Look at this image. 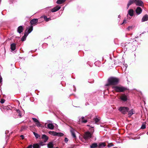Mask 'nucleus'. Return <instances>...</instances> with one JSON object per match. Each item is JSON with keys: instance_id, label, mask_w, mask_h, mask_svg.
<instances>
[{"instance_id": "f257e3e1", "label": "nucleus", "mask_w": 148, "mask_h": 148, "mask_svg": "<svg viewBox=\"0 0 148 148\" xmlns=\"http://www.w3.org/2000/svg\"><path fill=\"white\" fill-rule=\"evenodd\" d=\"M108 83L106 85L108 86L110 85H115L117 84L119 82V79L118 78L115 77H111L108 79Z\"/></svg>"}, {"instance_id": "f03ea898", "label": "nucleus", "mask_w": 148, "mask_h": 148, "mask_svg": "<svg viewBox=\"0 0 148 148\" xmlns=\"http://www.w3.org/2000/svg\"><path fill=\"white\" fill-rule=\"evenodd\" d=\"M112 88L117 92H123L127 89V88L121 86H114Z\"/></svg>"}, {"instance_id": "7ed1b4c3", "label": "nucleus", "mask_w": 148, "mask_h": 148, "mask_svg": "<svg viewBox=\"0 0 148 148\" xmlns=\"http://www.w3.org/2000/svg\"><path fill=\"white\" fill-rule=\"evenodd\" d=\"M118 110L123 114H125L129 110L128 108L125 107H121L119 108Z\"/></svg>"}, {"instance_id": "20e7f679", "label": "nucleus", "mask_w": 148, "mask_h": 148, "mask_svg": "<svg viewBox=\"0 0 148 148\" xmlns=\"http://www.w3.org/2000/svg\"><path fill=\"white\" fill-rule=\"evenodd\" d=\"M92 134L89 132H86L84 136V138L85 140H87L90 139L92 137Z\"/></svg>"}, {"instance_id": "39448f33", "label": "nucleus", "mask_w": 148, "mask_h": 148, "mask_svg": "<svg viewBox=\"0 0 148 148\" xmlns=\"http://www.w3.org/2000/svg\"><path fill=\"white\" fill-rule=\"evenodd\" d=\"M32 30L33 26H31L28 29H27L25 30L24 36H25V37H27L28 34L30 33L32 31Z\"/></svg>"}, {"instance_id": "423d86ee", "label": "nucleus", "mask_w": 148, "mask_h": 148, "mask_svg": "<svg viewBox=\"0 0 148 148\" xmlns=\"http://www.w3.org/2000/svg\"><path fill=\"white\" fill-rule=\"evenodd\" d=\"M120 99L123 102H125L127 101L128 99V96L125 94H123L120 97Z\"/></svg>"}, {"instance_id": "0eeeda50", "label": "nucleus", "mask_w": 148, "mask_h": 148, "mask_svg": "<svg viewBox=\"0 0 148 148\" xmlns=\"http://www.w3.org/2000/svg\"><path fill=\"white\" fill-rule=\"evenodd\" d=\"M130 46L131 47L130 49L132 51H135L136 49V47H137L136 42H133L132 44H131Z\"/></svg>"}, {"instance_id": "6e6552de", "label": "nucleus", "mask_w": 148, "mask_h": 148, "mask_svg": "<svg viewBox=\"0 0 148 148\" xmlns=\"http://www.w3.org/2000/svg\"><path fill=\"white\" fill-rule=\"evenodd\" d=\"M79 120L78 121L79 123H86L87 122V120L86 119H84V117L82 116L81 117H79Z\"/></svg>"}, {"instance_id": "1a4fd4ad", "label": "nucleus", "mask_w": 148, "mask_h": 148, "mask_svg": "<svg viewBox=\"0 0 148 148\" xmlns=\"http://www.w3.org/2000/svg\"><path fill=\"white\" fill-rule=\"evenodd\" d=\"M38 22V19H33L30 21L31 25H32L36 24Z\"/></svg>"}, {"instance_id": "9d476101", "label": "nucleus", "mask_w": 148, "mask_h": 148, "mask_svg": "<svg viewBox=\"0 0 148 148\" xmlns=\"http://www.w3.org/2000/svg\"><path fill=\"white\" fill-rule=\"evenodd\" d=\"M70 131L73 137L74 138H75L76 137V136L75 134V130L73 128H71L70 130Z\"/></svg>"}, {"instance_id": "9b49d317", "label": "nucleus", "mask_w": 148, "mask_h": 148, "mask_svg": "<svg viewBox=\"0 0 148 148\" xmlns=\"http://www.w3.org/2000/svg\"><path fill=\"white\" fill-rule=\"evenodd\" d=\"M61 7L59 6H57L51 10V12H56L60 9Z\"/></svg>"}, {"instance_id": "f8f14e48", "label": "nucleus", "mask_w": 148, "mask_h": 148, "mask_svg": "<svg viewBox=\"0 0 148 148\" xmlns=\"http://www.w3.org/2000/svg\"><path fill=\"white\" fill-rule=\"evenodd\" d=\"M134 2L136 5L139 6H142L143 4V2L140 0H137Z\"/></svg>"}, {"instance_id": "ddd939ff", "label": "nucleus", "mask_w": 148, "mask_h": 148, "mask_svg": "<svg viewBox=\"0 0 148 148\" xmlns=\"http://www.w3.org/2000/svg\"><path fill=\"white\" fill-rule=\"evenodd\" d=\"M142 12L141 8L140 7H138L136 10V13L139 14H140Z\"/></svg>"}, {"instance_id": "4468645a", "label": "nucleus", "mask_w": 148, "mask_h": 148, "mask_svg": "<svg viewBox=\"0 0 148 148\" xmlns=\"http://www.w3.org/2000/svg\"><path fill=\"white\" fill-rule=\"evenodd\" d=\"M42 138L44 140V142L45 143L48 139V137L45 134L42 135Z\"/></svg>"}, {"instance_id": "2eb2a0df", "label": "nucleus", "mask_w": 148, "mask_h": 148, "mask_svg": "<svg viewBox=\"0 0 148 148\" xmlns=\"http://www.w3.org/2000/svg\"><path fill=\"white\" fill-rule=\"evenodd\" d=\"M148 20V16L146 14L144 16L142 19V22L146 21Z\"/></svg>"}, {"instance_id": "dca6fc26", "label": "nucleus", "mask_w": 148, "mask_h": 148, "mask_svg": "<svg viewBox=\"0 0 148 148\" xmlns=\"http://www.w3.org/2000/svg\"><path fill=\"white\" fill-rule=\"evenodd\" d=\"M106 146V144L105 143H101L99 144L98 147L100 148H103Z\"/></svg>"}, {"instance_id": "f3484780", "label": "nucleus", "mask_w": 148, "mask_h": 148, "mask_svg": "<svg viewBox=\"0 0 148 148\" xmlns=\"http://www.w3.org/2000/svg\"><path fill=\"white\" fill-rule=\"evenodd\" d=\"M135 113V112L134 110L132 109L128 112V115L129 116H130Z\"/></svg>"}, {"instance_id": "a211bd4d", "label": "nucleus", "mask_w": 148, "mask_h": 148, "mask_svg": "<svg viewBox=\"0 0 148 148\" xmlns=\"http://www.w3.org/2000/svg\"><path fill=\"white\" fill-rule=\"evenodd\" d=\"M48 128L51 130H53L54 128L53 125L51 123H49L47 125Z\"/></svg>"}, {"instance_id": "6ab92c4d", "label": "nucleus", "mask_w": 148, "mask_h": 148, "mask_svg": "<svg viewBox=\"0 0 148 148\" xmlns=\"http://www.w3.org/2000/svg\"><path fill=\"white\" fill-rule=\"evenodd\" d=\"M23 27L22 26H19L18 28L17 31L19 33H21L23 30Z\"/></svg>"}, {"instance_id": "aec40b11", "label": "nucleus", "mask_w": 148, "mask_h": 148, "mask_svg": "<svg viewBox=\"0 0 148 148\" xmlns=\"http://www.w3.org/2000/svg\"><path fill=\"white\" fill-rule=\"evenodd\" d=\"M10 48L12 51H14L16 49L15 45L14 43L11 44Z\"/></svg>"}, {"instance_id": "412c9836", "label": "nucleus", "mask_w": 148, "mask_h": 148, "mask_svg": "<svg viewBox=\"0 0 148 148\" xmlns=\"http://www.w3.org/2000/svg\"><path fill=\"white\" fill-rule=\"evenodd\" d=\"M128 14L131 16H132L134 14V11L132 9H130L129 10Z\"/></svg>"}, {"instance_id": "4be33fe9", "label": "nucleus", "mask_w": 148, "mask_h": 148, "mask_svg": "<svg viewBox=\"0 0 148 148\" xmlns=\"http://www.w3.org/2000/svg\"><path fill=\"white\" fill-rule=\"evenodd\" d=\"M97 146V144L96 143L92 144L90 145V148H95Z\"/></svg>"}, {"instance_id": "5701e85b", "label": "nucleus", "mask_w": 148, "mask_h": 148, "mask_svg": "<svg viewBox=\"0 0 148 148\" xmlns=\"http://www.w3.org/2000/svg\"><path fill=\"white\" fill-rule=\"evenodd\" d=\"M53 145L52 142H50L47 144L48 148H53Z\"/></svg>"}, {"instance_id": "b1692460", "label": "nucleus", "mask_w": 148, "mask_h": 148, "mask_svg": "<svg viewBox=\"0 0 148 148\" xmlns=\"http://www.w3.org/2000/svg\"><path fill=\"white\" fill-rule=\"evenodd\" d=\"M66 1V0H58L56 3L58 4H61Z\"/></svg>"}, {"instance_id": "393cba45", "label": "nucleus", "mask_w": 148, "mask_h": 148, "mask_svg": "<svg viewBox=\"0 0 148 148\" xmlns=\"http://www.w3.org/2000/svg\"><path fill=\"white\" fill-rule=\"evenodd\" d=\"M49 134L54 136L56 135L57 132L54 131H49Z\"/></svg>"}, {"instance_id": "a878e982", "label": "nucleus", "mask_w": 148, "mask_h": 148, "mask_svg": "<svg viewBox=\"0 0 148 148\" xmlns=\"http://www.w3.org/2000/svg\"><path fill=\"white\" fill-rule=\"evenodd\" d=\"M33 148H40V146L38 144H35L33 145Z\"/></svg>"}, {"instance_id": "bb28decb", "label": "nucleus", "mask_w": 148, "mask_h": 148, "mask_svg": "<svg viewBox=\"0 0 148 148\" xmlns=\"http://www.w3.org/2000/svg\"><path fill=\"white\" fill-rule=\"evenodd\" d=\"M134 2V1L133 0L130 1L127 5V8H128L130 5L132 4Z\"/></svg>"}, {"instance_id": "cd10ccee", "label": "nucleus", "mask_w": 148, "mask_h": 148, "mask_svg": "<svg viewBox=\"0 0 148 148\" xmlns=\"http://www.w3.org/2000/svg\"><path fill=\"white\" fill-rule=\"evenodd\" d=\"M36 125L38 127H41V125L40 124L39 121H38L36 123Z\"/></svg>"}, {"instance_id": "c85d7f7f", "label": "nucleus", "mask_w": 148, "mask_h": 148, "mask_svg": "<svg viewBox=\"0 0 148 148\" xmlns=\"http://www.w3.org/2000/svg\"><path fill=\"white\" fill-rule=\"evenodd\" d=\"M64 135V134L62 133H57L56 136H62Z\"/></svg>"}, {"instance_id": "c756f323", "label": "nucleus", "mask_w": 148, "mask_h": 148, "mask_svg": "<svg viewBox=\"0 0 148 148\" xmlns=\"http://www.w3.org/2000/svg\"><path fill=\"white\" fill-rule=\"evenodd\" d=\"M16 112L18 114V115L20 117H21V112L19 110H17Z\"/></svg>"}, {"instance_id": "7c9ffc66", "label": "nucleus", "mask_w": 148, "mask_h": 148, "mask_svg": "<svg viewBox=\"0 0 148 148\" xmlns=\"http://www.w3.org/2000/svg\"><path fill=\"white\" fill-rule=\"evenodd\" d=\"M33 134L34 135L35 137H36V138H38L39 137V135L36 133L35 132H33Z\"/></svg>"}, {"instance_id": "2f4dec72", "label": "nucleus", "mask_w": 148, "mask_h": 148, "mask_svg": "<svg viewBox=\"0 0 148 148\" xmlns=\"http://www.w3.org/2000/svg\"><path fill=\"white\" fill-rule=\"evenodd\" d=\"M44 19L46 21H48L51 20V19L50 18H47L46 16H45L44 17Z\"/></svg>"}, {"instance_id": "473e14b6", "label": "nucleus", "mask_w": 148, "mask_h": 148, "mask_svg": "<svg viewBox=\"0 0 148 148\" xmlns=\"http://www.w3.org/2000/svg\"><path fill=\"white\" fill-rule=\"evenodd\" d=\"M133 26H129L127 28V29L129 30H131L132 29V28H133Z\"/></svg>"}, {"instance_id": "72a5a7b5", "label": "nucleus", "mask_w": 148, "mask_h": 148, "mask_svg": "<svg viewBox=\"0 0 148 148\" xmlns=\"http://www.w3.org/2000/svg\"><path fill=\"white\" fill-rule=\"evenodd\" d=\"M95 123H96L99 121V119L97 118H96L95 119Z\"/></svg>"}, {"instance_id": "f704fd0d", "label": "nucleus", "mask_w": 148, "mask_h": 148, "mask_svg": "<svg viewBox=\"0 0 148 148\" xmlns=\"http://www.w3.org/2000/svg\"><path fill=\"white\" fill-rule=\"evenodd\" d=\"M32 119L33 121H34V122L35 123L36 122H37V121H38L37 119L36 118H33Z\"/></svg>"}, {"instance_id": "c9c22d12", "label": "nucleus", "mask_w": 148, "mask_h": 148, "mask_svg": "<svg viewBox=\"0 0 148 148\" xmlns=\"http://www.w3.org/2000/svg\"><path fill=\"white\" fill-rule=\"evenodd\" d=\"M26 37H25V36H24L21 38V40L22 41H24L25 39L26 38Z\"/></svg>"}, {"instance_id": "e433bc0d", "label": "nucleus", "mask_w": 148, "mask_h": 148, "mask_svg": "<svg viewBox=\"0 0 148 148\" xmlns=\"http://www.w3.org/2000/svg\"><path fill=\"white\" fill-rule=\"evenodd\" d=\"M146 128V126L145 125H143L141 127L142 129H144Z\"/></svg>"}, {"instance_id": "4c0bfd02", "label": "nucleus", "mask_w": 148, "mask_h": 148, "mask_svg": "<svg viewBox=\"0 0 148 148\" xmlns=\"http://www.w3.org/2000/svg\"><path fill=\"white\" fill-rule=\"evenodd\" d=\"M5 101V100L4 99H1V100L0 102H1V103H4Z\"/></svg>"}, {"instance_id": "58836bf2", "label": "nucleus", "mask_w": 148, "mask_h": 148, "mask_svg": "<svg viewBox=\"0 0 148 148\" xmlns=\"http://www.w3.org/2000/svg\"><path fill=\"white\" fill-rule=\"evenodd\" d=\"M64 141L66 143H67L68 141V139L67 138H65Z\"/></svg>"}, {"instance_id": "ea45409f", "label": "nucleus", "mask_w": 148, "mask_h": 148, "mask_svg": "<svg viewBox=\"0 0 148 148\" xmlns=\"http://www.w3.org/2000/svg\"><path fill=\"white\" fill-rule=\"evenodd\" d=\"M2 78L1 76H0V83L2 82Z\"/></svg>"}, {"instance_id": "a19ab883", "label": "nucleus", "mask_w": 148, "mask_h": 148, "mask_svg": "<svg viewBox=\"0 0 148 148\" xmlns=\"http://www.w3.org/2000/svg\"><path fill=\"white\" fill-rule=\"evenodd\" d=\"M27 148H32V145H30Z\"/></svg>"}, {"instance_id": "79ce46f5", "label": "nucleus", "mask_w": 148, "mask_h": 148, "mask_svg": "<svg viewBox=\"0 0 148 148\" xmlns=\"http://www.w3.org/2000/svg\"><path fill=\"white\" fill-rule=\"evenodd\" d=\"M21 137V138L22 139H23L24 138V136L23 135H21L20 136Z\"/></svg>"}, {"instance_id": "37998d69", "label": "nucleus", "mask_w": 148, "mask_h": 148, "mask_svg": "<svg viewBox=\"0 0 148 148\" xmlns=\"http://www.w3.org/2000/svg\"><path fill=\"white\" fill-rule=\"evenodd\" d=\"M125 69H126L127 67V64H125Z\"/></svg>"}, {"instance_id": "c03bdc74", "label": "nucleus", "mask_w": 148, "mask_h": 148, "mask_svg": "<svg viewBox=\"0 0 148 148\" xmlns=\"http://www.w3.org/2000/svg\"><path fill=\"white\" fill-rule=\"evenodd\" d=\"M126 21L125 20H124L123 21V23L121 24H123L124 23H126Z\"/></svg>"}, {"instance_id": "a18cd8bd", "label": "nucleus", "mask_w": 148, "mask_h": 148, "mask_svg": "<svg viewBox=\"0 0 148 148\" xmlns=\"http://www.w3.org/2000/svg\"><path fill=\"white\" fill-rule=\"evenodd\" d=\"M133 0V1H134V2H135V1H137V0Z\"/></svg>"}, {"instance_id": "49530a36", "label": "nucleus", "mask_w": 148, "mask_h": 148, "mask_svg": "<svg viewBox=\"0 0 148 148\" xmlns=\"http://www.w3.org/2000/svg\"><path fill=\"white\" fill-rule=\"evenodd\" d=\"M120 15H119V16H118V17H120Z\"/></svg>"}, {"instance_id": "de8ad7c7", "label": "nucleus", "mask_w": 148, "mask_h": 148, "mask_svg": "<svg viewBox=\"0 0 148 148\" xmlns=\"http://www.w3.org/2000/svg\"><path fill=\"white\" fill-rule=\"evenodd\" d=\"M41 144V143H40V145H42V144Z\"/></svg>"}, {"instance_id": "09e8293b", "label": "nucleus", "mask_w": 148, "mask_h": 148, "mask_svg": "<svg viewBox=\"0 0 148 148\" xmlns=\"http://www.w3.org/2000/svg\"><path fill=\"white\" fill-rule=\"evenodd\" d=\"M59 148L58 147H56V148Z\"/></svg>"}]
</instances>
